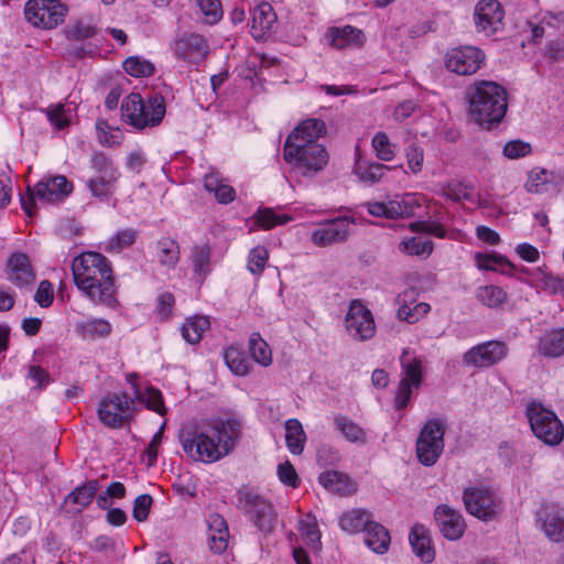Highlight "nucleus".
Instances as JSON below:
<instances>
[{
  "mask_svg": "<svg viewBox=\"0 0 564 564\" xmlns=\"http://www.w3.org/2000/svg\"><path fill=\"white\" fill-rule=\"evenodd\" d=\"M290 220V216H279L274 214L272 209L269 208L260 209L257 214V223L264 229H270L275 225L286 224Z\"/></svg>",
  "mask_w": 564,
  "mask_h": 564,
  "instance_id": "nucleus-56",
  "label": "nucleus"
},
{
  "mask_svg": "<svg viewBox=\"0 0 564 564\" xmlns=\"http://www.w3.org/2000/svg\"><path fill=\"white\" fill-rule=\"evenodd\" d=\"M538 350L545 357L555 358L564 355V328L544 335L540 339Z\"/></svg>",
  "mask_w": 564,
  "mask_h": 564,
  "instance_id": "nucleus-33",
  "label": "nucleus"
},
{
  "mask_svg": "<svg viewBox=\"0 0 564 564\" xmlns=\"http://www.w3.org/2000/svg\"><path fill=\"white\" fill-rule=\"evenodd\" d=\"M165 112V99L161 95H155L145 101L139 94H130L121 104L123 121L138 130L159 126Z\"/></svg>",
  "mask_w": 564,
  "mask_h": 564,
  "instance_id": "nucleus-4",
  "label": "nucleus"
},
{
  "mask_svg": "<svg viewBox=\"0 0 564 564\" xmlns=\"http://www.w3.org/2000/svg\"><path fill=\"white\" fill-rule=\"evenodd\" d=\"M475 296L478 302L489 308L500 307L508 299L506 291L497 285H484L476 290Z\"/></svg>",
  "mask_w": 564,
  "mask_h": 564,
  "instance_id": "nucleus-37",
  "label": "nucleus"
},
{
  "mask_svg": "<svg viewBox=\"0 0 564 564\" xmlns=\"http://www.w3.org/2000/svg\"><path fill=\"white\" fill-rule=\"evenodd\" d=\"M135 241V231L132 229H124L119 231L109 242V248L111 250H117L118 252L122 249L133 245Z\"/></svg>",
  "mask_w": 564,
  "mask_h": 564,
  "instance_id": "nucleus-60",
  "label": "nucleus"
},
{
  "mask_svg": "<svg viewBox=\"0 0 564 564\" xmlns=\"http://www.w3.org/2000/svg\"><path fill=\"white\" fill-rule=\"evenodd\" d=\"M328 44L335 48L347 46H360L365 41L361 30L350 25L344 28H330L326 33Z\"/></svg>",
  "mask_w": 564,
  "mask_h": 564,
  "instance_id": "nucleus-24",
  "label": "nucleus"
},
{
  "mask_svg": "<svg viewBox=\"0 0 564 564\" xmlns=\"http://www.w3.org/2000/svg\"><path fill=\"white\" fill-rule=\"evenodd\" d=\"M409 541L414 554L424 563H431L435 558L434 549L431 545V539L423 524H414L409 534Z\"/></svg>",
  "mask_w": 564,
  "mask_h": 564,
  "instance_id": "nucleus-25",
  "label": "nucleus"
},
{
  "mask_svg": "<svg viewBox=\"0 0 564 564\" xmlns=\"http://www.w3.org/2000/svg\"><path fill=\"white\" fill-rule=\"evenodd\" d=\"M132 402L133 400L126 392L105 397L99 403L98 417L108 427H121L129 419Z\"/></svg>",
  "mask_w": 564,
  "mask_h": 564,
  "instance_id": "nucleus-14",
  "label": "nucleus"
},
{
  "mask_svg": "<svg viewBox=\"0 0 564 564\" xmlns=\"http://www.w3.org/2000/svg\"><path fill=\"white\" fill-rule=\"evenodd\" d=\"M123 69L133 77H149L154 74V65L140 56H130L123 62Z\"/></svg>",
  "mask_w": 564,
  "mask_h": 564,
  "instance_id": "nucleus-46",
  "label": "nucleus"
},
{
  "mask_svg": "<svg viewBox=\"0 0 564 564\" xmlns=\"http://www.w3.org/2000/svg\"><path fill=\"white\" fill-rule=\"evenodd\" d=\"M73 186L64 175L43 177L34 187L28 186L21 196V206L29 217L35 214V199L43 203H56L72 193Z\"/></svg>",
  "mask_w": 564,
  "mask_h": 564,
  "instance_id": "nucleus-5",
  "label": "nucleus"
},
{
  "mask_svg": "<svg viewBox=\"0 0 564 564\" xmlns=\"http://www.w3.org/2000/svg\"><path fill=\"white\" fill-rule=\"evenodd\" d=\"M73 279L79 291L97 304H117L115 280L108 259L98 252H83L72 262Z\"/></svg>",
  "mask_w": 564,
  "mask_h": 564,
  "instance_id": "nucleus-2",
  "label": "nucleus"
},
{
  "mask_svg": "<svg viewBox=\"0 0 564 564\" xmlns=\"http://www.w3.org/2000/svg\"><path fill=\"white\" fill-rule=\"evenodd\" d=\"M326 133V126L321 119H307L288 137L285 144L316 142L318 138Z\"/></svg>",
  "mask_w": 564,
  "mask_h": 564,
  "instance_id": "nucleus-23",
  "label": "nucleus"
},
{
  "mask_svg": "<svg viewBox=\"0 0 564 564\" xmlns=\"http://www.w3.org/2000/svg\"><path fill=\"white\" fill-rule=\"evenodd\" d=\"M196 2L205 23L215 24L221 19L223 9L219 0H196Z\"/></svg>",
  "mask_w": 564,
  "mask_h": 564,
  "instance_id": "nucleus-52",
  "label": "nucleus"
},
{
  "mask_svg": "<svg viewBox=\"0 0 564 564\" xmlns=\"http://www.w3.org/2000/svg\"><path fill=\"white\" fill-rule=\"evenodd\" d=\"M284 160L294 165L295 169L316 173L324 169L328 162V153L325 148L316 142L294 143L284 145Z\"/></svg>",
  "mask_w": 564,
  "mask_h": 564,
  "instance_id": "nucleus-7",
  "label": "nucleus"
},
{
  "mask_svg": "<svg viewBox=\"0 0 564 564\" xmlns=\"http://www.w3.org/2000/svg\"><path fill=\"white\" fill-rule=\"evenodd\" d=\"M391 167L377 162H357L355 173L359 181L369 185L378 183Z\"/></svg>",
  "mask_w": 564,
  "mask_h": 564,
  "instance_id": "nucleus-35",
  "label": "nucleus"
},
{
  "mask_svg": "<svg viewBox=\"0 0 564 564\" xmlns=\"http://www.w3.org/2000/svg\"><path fill=\"white\" fill-rule=\"evenodd\" d=\"M45 112L50 122L58 130L64 129L70 122V109H66L65 105H53Z\"/></svg>",
  "mask_w": 564,
  "mask_h": 564,
  "instance_id": "nucleus-53",
  "label": "nucleus"
},
{
  "mask_svg": "<svg viewBox=\"0 0 564 564\" xmlns=\"http://www.w3.org/2000/svg\"><path fill=\"white\" fill-rule=\"evenodd\" d=\"M371 145L376 155L381 161H391L395 156V144L391 143L384 132H377L372 138Z\"/></svg>",
  "mask_w": 564,
  "mask_h": 564,
  "instance_id": "nucleus-48",
  "label": "nucleus"
},
{
  "mask_svg": "<svg viewBox=\"0 0 564 564\" xmlns=\"http://www.w3.org/2000/svg\"><path fill=\"white\" fill-rule=\"evenodd\" d=\"M54 299L53 285L50 281L43 280L40 282L36 293L34 295L35 302L41 307H48Z\"/></svg>",
  "mask_w": 564,
  "mask_h": 564,
  "instance_id": "nucleus-62",
  "label": "nucleus"
},
{
  "mask_svg": "<svg viewBox=\"0 0 564 564\" xmlns=\"http://www.w3.org/2000/svg\"><path fill=\"white\" fill-rule=\"evenodd\" d=\"M405 355L406 351L401 356V365L404 376L400 381L412 384L414 388H419L422 381V362L415 357L406 359Z\"/></svg>",
  "mask_w": 564,
  "mask_h": 564,
  "instance_id": "nucleus-44",
  "label": "nucleus"
},
{
  "mask_svg": "<svg viewBox=\"0 0 564 564\" xmlns=\"http://www.w3.org/2000/svg\"><path fill=\"white\" fill-rule=\"evenodd\" d=\"M24 13L34 26L53 29L64 21L67 8L59 0H29Z\"/></svg>",
  "mask_w": 564,
  "mask_h": 564,
  "instance_id": "nucleus-11",
  "label": "nucleus"
},
{
  "mask_svg": "<svg viewBox=\"0 0 564 564\" xmlns=\"http://www.w3.org/2000/svg\"><path fill=\"white\" fill-rule=\"evenodd\" d=\"M305 433L301 422L290 419L285 422V443L292 454L299 455L304 449Z\"/></svg>",
  "mask_w": 564,
  "mask_h": 564,
  "instance_id": "nucleus-34",
  "label": "nucleus"
},
{
  "mask_svg": "<svg viewBox=\"0 0 564 564\" xmlns=\"http://www.w3.org/2000/svg\"><path fill=\"white\" fill-rule=\"evenodd\" d=\"M249 351L258 364L267 367L272 362V352L268 343L259 333H252L249 338Z\"/></svg>",
  "mask_w": 564,
  "mask_h": 564,
  "instance_id": "nucleus-42",
  "label": "nucleus"
},
{
  "mask_svg": "<svg viewBox=\"0 0 564 564\" xmlns=\"http://www.w3.org/2000/svg\"><path fill=\"white\" fill-rule=\"evenodd\" d=\"M7 269L9 280L18 288L30 286L36 279L34 269L25 253H12L8 259Z\"/></svg>",
  "mask_w": 564,
  "mask_h": 564,
  "instance_id": "nucleus-20",
  "label": "nucleus"
},
{
  "mask_svg": "<svg viewBox=\"0 0 564 564\" xmlns=\"http://www.w3.org/2000/svg\"><path fill=\"white\" fill-rule=\"evenodd\" d=\"M209 326L210 322L207 316H194L183 324L182 336L188 344H197Z\"/></svg>",
  "mask_w": 564,
  "mask_h": 564,
  "instance_id": "nucleus-36",
  "label": "nucleus"
},
{
  "mask_svg": "<svg viewBox=\"0 0 564 564\" xmlns=\"http://www.w3.org/2000/svg\"><path fill=\"white\" fill-rule=\"evenodd\" d=\"M410 227L413 231L425 232L437 238H444L446 234L445 228L434 221H415Z\"/></svg>",
  "mask_w": 564,
  "mask_h": 564,
  "instance_id": "nucleus-63",
  "label": "nucleus"
},
{
  "mask_svg": "<svg viewBox=\"0 0 564 564\" xmlns=\"http://www.w3.org/2000/svg\"><path fill=\"white\" fill-rule=\"evenodd\" d=\"M485 61V54L475 46L452 48L445 56L446 68L460 76L475 74Z\"/></svg>",
  "mask_w": 564,
  "mask_h": 564,
  "instance_id": "nucleus-13",
  "label": "nucleus"
},
{
  "mask_svg": "<svg viewBox=\"0 0 564 564\" xmlns=\"http://www.w3.org/2000/svg\"><path fill=\"white\" fill-rule=\"evenodd\" d=\"M224 359L235 375L246 376L249 372L250 364L240 349L236 347L227 348L224 352Z\"/></svg>",
  "mask_w": 564,
  "mask_h": 564,
  "instance_id": "nucleus-45",
  "label": "nucleus"
},
{
  "mask_svg": "<svg viewBox=\"0 0 564 564\" xmlns=\"http://www.w3.org/2000/svg\"><path fill=\"white\" fill-rule=\"evenodd\" d=\"M370 513L364 509H356L341 516L340 528L349 533L362 531L370 522Z\"/></svg>",
  "mask_w": 564,
  "mask_h": 564,
  "instance_id": "nucleus-39",
  "label": "nucleus"
},
{
  "mask_svg": "<svg viewBox=\"0 0 564 564\" xmlns=\"http://www.w3.org/2000/svg\"><path fill=\"white\" fill-rule=\"evenodd\" d=\"M120 173L117 169L106 170L104 173L98 174L96 177L87 182V186L91 194L96 197H108L112 194L115 183L119 178Z\"/></svg>",
  "mask_w": 564,
  "mask_h": 564,
  "instance_id": "nucleus-32",
  "label": "nucleus"
},
{
  "mask_svg": "<svg viewBox=\"0 0 564 564\" xmlns=\"http://www.w3.org/2000/svg\"><path fill=\"white\" fill-rule=\"evenodd\" d=\"M334 425L349 443L366 444L368 441L367 431L346 415H335Z\"/></svg>",
  "mask_w": 564,
  "mask_h": 564,
  "instance_id": "nucleus-30",
  "label": "nucleus"
},
{
  "mask_svg": "<svg viewBox=\"0 0 564 564\" xmlns=\"http://www.w3.org/2000/svg\"><path fill=\"white\" fill-rule=\"evenodd\" d=\"M229 530L219 514H212L208 520V544L214 553H223L228 546Z\"/></svg>",
  "mask_w": 564,
  "mask_h": 564,
  "instance_id": "nucleus-26",
  "label": "nucleus"
},
{
  "mask_svg": "<svg viewBox=\"0 0 564 564\" xmlns=\"http://www.w3.org/2000/svg\"><path fill=\"white\" fill-rule=\"evenodd\" d=\"M240 433V422L236 419H206L186 424L180 433V442L187 456L210 464L234 451Z\"/></svg>",
  "mask_w": 564,
  "mask_h": 564,
  "instance_id": "nucleus-1",
  "label": "nucleus"
},
{
  "mask_svg": "<svg viewBox=\"0 0 564 564\" xmlns=\"http://www.w3.org/2000/svg\"><path fill=\"white\" fill-rule=\"evenodd\" d=\"M440 195L454 202H459L462 199L474 202L470 187L459 182H449L446 185H443L441 187Z\"/></svg>",
  "mask_w": 564,
  "mask_h": 564,
  "instance_id": "nucleus-51",
  "label": "nucleus"
},
{
  "mask_svg": "<svg viewBox=\"0 0 564 564\" xmlns=\"http://www.w3.org/2000/svg\"><path fill=\"white\" fill-rule=\"evenodd\" d=\"M210 249L208 246H197L193 250L194 271L205 278L209 271Z\"/></svg>",
  "mask_w": 564,
  "mask_h": 564,
  "instance_id": "nucleus-55",
  "label": "nucleus"
},
{
  "mask_svg": "<svg viewBox=\"0 0 564 564\" xmlns=\"http://www.w3.org/2000/svg\"><path fill=\"white\" fill-rule=\"evenodd\" d=\"M238 507L248 513L254 525L262 532H271L276 523V514L271 503L262 496L248 490L238 491Z\"/></svg>",
  "mask_w": 564,
  "mask_h": 564,
  "instance_id": "nucleus-10",
  "label": "nucleus"
},
{
  "mask_svg": "<svg viewBox=\"0 0 564 564\" xmlns=\"http://www.w3.org/2000/svg\"><path fill=\"white\" fill-rule=\"evenodd\" d=\"M299 531L313 547L317 550L321 547V532L315 517L306 514L304 519L300 520Z\"/></svg>",
  "mask_w": 564,
  "mask_h": 564,
  "instance_id": "nucleus-49",
  "label": "nucleus"
},
{
  "mask_svg": "<svg viewBox=\"0 0 564 564\" xmlns=\"http://www.w3.org/2000/svg\"><path fill=\"white\" fill-rule=\"evenodd\" d=\"M419 206L413 195H405L401 200H390L387 203V218L412 217L414 209Z\"/></svg>",
  "mask_w": 564,
  "mask_h": 564,
  "instance_id": "nucleus-40",
  "label": "nucleus"
},
{
  "mask_svg": "<svg viewBox=\"0 0 564 564\" xmlns=\"http://www.w3.org/2000/svg\"><path fill=\"white\" fill-rule=\"evenodd\" d=\"M434 518L442 535L451 541L463 536L466 523L462 513L447 505H440L434 511Z\"/></svg>",
  "mask_w": 564,
  "mask_h": 564,
  "instance_id": "nucleus-17",
  "label": "nucleus"
},
{
  "mask_svg": "<svg viewBox=\"0 0 564 564\" xmlns=\"http://www.w3.org/2000/svg\"><path fill=\"white\" fill-rule=\"evenodd\" d=\"M406 159L409 169L414 173H419L422 170L424 153L422 148L415 143H411L406 149Z\"/></svg>",
  "mask_w": 564,
  "mask_h": 564,
  "instance_id": "nucleus-61",
  "label": "nucleus"
},
{
  "mask_svg": "<svg viewBox=\"0 0 564 564\" xmlns=\"http://www.w3.org/2000/svg\"><path fill=\"white\" fill-rule=\"evenodd\" d=\"M542 288L552 294L564 292L563 280L560 276L545 273L541 279Z\"/></svg>",
  "mask_w": 564,
  "mask_h": 564,
  "instance_id": "nucleus-64",
  "label": "nucleus"
},
{
  "mask_svg": "<svg viewBox=\"0 0 564 564\" xmlns=\"http://www.w3.org/2000/svg\"><path fill=\"white\" fill-rule=\"evenodd\" d=\"M415 295L416 290L409 289L398 296L399 308L397 315L400 321L413 324L430 312L431 306L427 303L421 302L414 305V313H410V304L415 302Z\"/></svg>",
  "mask_w": 564,
  "mask_h": 564,
  "instance_id": "nucleus-22",
  "label": "nucleus"
},
{
  "mask_svg": "<svg viewBox=\"0 0 564 564\" xmlns=\"http://www.w3.org/2000/svg\"><path fill=\"white\" fill-rule=\"evenodd\" d=\"M251 34L256 40L263 39L276 22V14L272 6L261 2L252 10Z\"/></svg>",
  "mask_w": 564,
  "mask_h": 564,
  "instance_id": "nucleus-21",
  "label": "nucleus"
},
{
  "mask_svg": "<svg viewBox=\"0 0 564 564\" xmlns=\"http://www.w3.org/2000/svg\"><path fill=\"white\" fill-rule=\"evenodd\" d=\"M139 376L137 373H129L127 381L131 384L134 391V399L144 401L147 408L163 414L165 412L162 394L159 390L148 388L145 393H142L140 387L137 383Z\"/></svg>",
  "mask_w": 564,
  "mask_h": 564,
  "instance_id": "nucleus-31",
  "label": "nucleus"
},
{
  "mask_svg": "<svg viewBox=\"0 0 564 564\" xmlns=\"http://www.w3.org/2000/svg\"><path fill=\"white\" fill-rule=\"evenodd\" d=\"M399 249L408 254L423 256L430 254L433 250V243L422 237H412L408 240L402 241L399 245Z\"/></svg>",
  "mask_w": 564,
  "mask_h": 564,
  "instance_id": "nucleus-50",
  "label": "nucleus"
},
{
  "mask_svg": "<svg viewBox=\"0 0 564 564\" xmlns=\"http://www.w3.org/2000/svg\"><path fill=\"white\" fill-rule=\"evenodd\" d=\"M158 257L162 265L174 268L180 259V247L175 240L163 238L158 242Z\"/></svg>",
  "mask_w": 564,
  "mask_h": 564,
  "instance_id": "nucleus-43",
  "label": "nucleus"
},
{
  "mask_svg": "<svg viewBox=\"0 0 564 564\" xmlns=\"http://www.w3.org/2000/svg\"><path fill=\"white\" fill-rule=\"evenodd\" d=\"M508 347L503 341L489 340L474 346L464 354L463 361L467 366L488 368L505 359Z\"/></svg>",
  "mask_w": 564,
  "mask_h": 564,
  "instance_id": "nucleus-15",
  "label": "nucleus"
},
{
  "mask_svg": "<svg viewBox=\"0 0 564 564\" xmlns=\"http://www.w3.org/2000/svg\"><path fill=\"white\" fill-rule=\"evenodd\" d=\"M319 484L327 490L347 494L348 477L335 470H328L319 475Z\"/></svg>",
  "mask_w": 564,
  "mask_h": 564,
  "instance_id": "nucleus-47",
  "label": "nucleus"
},
{
  "mask_svg": "<svg viewBox=\"0 0 564 564\" xmlns=\"http://www.w3.org/2000/svg\"><path fill=\"white\" fill-rule=\"evenodd\" d=\"M174 52L177 57L189 63L203 62L209 53V46L204 36L191 33L175 41Z\"/></svg>",
  "mask_w": 564,
  "mask_h": 564,
  "instance_id": "nucleus-18",
  "label": "nucleus"
},
{
  "mask_svg": "<svg viewBox=\"0 0 564 564\" xmlns=\"http://www.w3.org/2000/svg\"><path fill=\"white\" fill-rule=\"evenodd\" d=\"M474 15L477 30L490 35L500 26L503 11L497 0H480Z\"/></svg>",
  "mask_w": 564,
  "mask_h": 564,
  "instance_id": "nucleus-19",
  "label": "nucleus"
},
{
  "mask_svg": "<svg viewBox=\"0 0 564 564\" xmlns=\"http://www.w3.org/2000/svg\"><path fill=\"white\" fill-rule=\"evenodd\" d=\"M362 531L365 532V543L371 551L377 554L388 551L390 534L382 524L370 521Z\"/></svg>",
  "mask_w": 564,
  "mask_h": 564,
  "instance_id": "nucleus-28",
  "label": "nucleus"
},
{
  "mask_svg": "<svg viewBox=\"0 0 564 564\" xmlns=\"http://www.w3.org/2000/svg\"><path fill=\"white\" fill-rule=\"evenodd\" d=\"M531 152L530 143L521 140H512L505 144L503 154L509 159H519Z\"/></svg>",
  "mask_w": 564,
  "mask_h": 564,
  "instance_id": "nucleus-59",
  "label": "nucleus"
},
{
  "mask_svg": "<svg viewBox=\"0 0 564 564\" xmlns=\"http://www.w3.org/2000/svg\"><path fill=\"white\" fill-rule=\"evenodd\" d=\"M525 414L533 434L550 446L558 445L564 438V425L557 415L541 403L528 404Z\"/></svg>",
  "mask_w": 564,
  "mask_h": 564,
  "instance_id": "nucleus-6",
  "label": "nucleus"
},
{
  "mask_svg": "<svg viewBox=\"0 0 564 564\" xmlns=\"http://www.w3.org/2000/svg\"><path fill=\"white\" fill-rule=\"evenodd\" d=\"M470 119L485 129L499 124L508 109L507 90L496 82L479 80L466 93Z\"/></svg>",
  "mask_w": 564,
  "mask_h": 564,
  "instance_id": "nucleus-3",
  "label": "nucleus"
},
{
  "mask_svg": "<svg viewBox=\"0 0 564 564\" xmlns=\"http://www.w3.org/2000/svg\"><path fill=\"white\" fill-rule=\"evenodd\" d=\"M444 422L440 419L429 420L423 426L416 442L419 462L425 466H433L444 449Z\"/></svg>",
  "mask_w": 564,
  "mask_h": 564,
  "instance_id": "nucleus-8",
  "label": "nucleus"
},
{
  "mask_svg": "<svg viewBox=\"0 0 564 564\" xmlns=\"http://www.w3.org/2000/svg\"><path fill=\"white\" fill-rule=\"evenodd\" d=\"M269 259V252L263 246L254 247L248 256V270L256 275H260L265 268Z\"/></svg>",
  "mask_w": 564,
  "mask_h": 564,
  "instance_id": "nucleus-54",
  "label": "nucleus"
},
{
  "mask_svg": "<svg viewBox=\"0 0 564 564\" xmlns=\"http://www.w3.org/2000/svg\"><path fill=\"white\" fill-rule=\"evenodd\" d=\"M564 183V174L536 167L529 174L525 188L530 193H542L547 191V185H558Z\"/></svg>",
  "mask_w": 564,
  "mask_h": 564,
  "instance_id": "nucleus-27",
  "label": "nucleus"
},
{
  "mask_svg": "<svg viewBox=\"0 0 564 564\" xmlns=\"http://www.w3.org/2000/svg\"><path fill=\"white\" fill-rule=\"evenodd\" d=\"M278 476L282 484L292 488L299 487L300 478L293 465L286 460L278 466Z\"/></svg>",
  "mask_w": 564,
  "mask_h": 564,
  "instance_id": "nucleus-58",
  "label": "nucleus"
},
{
  "mask_svg": "<svg viewBox=\"0 0 564 564\" xmlns=\"http://www.w3.org/2000/svg\"><path fill=\"white\" fill-rule=\"evenodd\" d=\"M76 330L83 338L94 339L96 337H107L111 333V325L106 319L96 318L79 323Z\"/></svg>",
  "mask_w": 564,
  "mask_h": 564,
  "instance_id": "nucleus-41",
  "label": "nucleus"
},
{
  "mask_svg": "<svg viewBox=\"0 0 564 564\" xmlns=\"http://www.w3.org/2000/svg\"><path fill=\"white\" fill-rule=\"evenodd\" d=\"M466 511L481 521L494 520L501 510L498 496L487 487H469L463 492Z\"/></svg>",
  "mask_w": 564,
  "mask_h": 564,
  "instance_id": "nucleus-9",
  "label": "nucleus"
},
{
  "mask_svg": "<svg viewBox=\"0 0 564 564\" xmlns=\"http://www.w3.org/2000/svg\"><path fill=\"white\" fill-rule=\"evenodd\" d=\"M351 224L352 221L348 217L326 220L318 229L313 231L312 241L319 247L344 242L350 235Z\"/></svg>",
  "mask_w": 564,
  "mask_h": 564,
  "instance_id": "nucleus-16",
  "label": "nucleus"
},
{
  "mask_svg": "<svg viewBox=\"0 0 564 564\" xmlns=\"http://www.w3.org/2000/svg\"><path fill=\"white\" fill-rule=\"evenodd\" d=\"M348 334L358 341H365L375 335L376 324L372 313L358 300L351 301L345 318Z\"/></svg>",
  "mask_w": 564,
  "mask_h": 564,
  "instance_id": "nucleus-12",
  "label": "nucleus"
},
{
  "mask_svg": "<svg viewBox=\"0 0 564 564\" xmlns=\"http://www.w3.org/2000/svg\"><path fill=\"white\" fill-rule=\"evenodd\" d=\"M542 529L545 535L553 542L564 540V511L545 508L542 516Z\"/></svg>",
  "mask_w": 564,
  "mask_h": 564,
  "instance_id": "nucleus-29",
  "label": "nucleus"
},
{
  "mask_svg": "<svg viewBox=\"0 0 564 564\" xmlns=\"http://www.w3.org/2000/svg\"><path fill=\"white\" fill-rule=\"evenodd\" d=\"M98 489V480H90L85 485L75 488L70 494H68L65 499V503L72 502L78 506L76 511L80 512L91 502Z\"/></svg>",
  "mask_w": 564,
  "mask_h": 564,
  "instance_id": "nucleus-38",
  "label": "nucleus"
},
{
  "mask_svg": "<svg viewBox=\"0 0 564 564\" xmlns=\"http://www.w3.org/2000/svg\"><path fill=\"white\" fill-rule=\"evenodd\" d=\"M153 499L150 495H140L133 502L132 516L138 522H143L148 519Z\"/></svg>",
  "mask_w": 564,
  "mask_h": 564,
  "instance_id": "nucleus-57",
  "label": "nucleus"
}]
</instances>
